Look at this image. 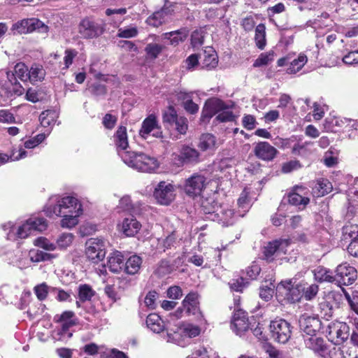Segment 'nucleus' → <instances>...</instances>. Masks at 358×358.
Instances as JSON below:
<instances>
[{"label": "nucleus", "instance_id": "f257e3e1", "mask_svg": "<svg viewBox=\"0 0 358 358\" xmlns=\"http://www.w3.org/2000/svg\"><path fill=\"white\" fill-rule=\"evenodd\" d=\"M129 166L143 172H152L159 167L158 160L143 152H125L122 156Z\"/></svg>", "mask_w": 358, "mask_h": 358}, {"label": "nucleus", "instance_id": "f03ea898", "mask_svg": "<svg viewBox=\"0 0 358 358\" xmlns=\"http://www.w3.org/2000/svg\"><path fill=\"white\" fill-rule=\"evenodd\" d=\"M105 27L104 22H99L91 17H85L78 24V33L85 39L96 38L103 34Z\"/></svg>", "mask_w": 358, "mask_h": 358}, {"label": "nucleus", "instance_id": "7ed1b4c3", "mask_svg": "<svg viewBox=\"0 0 358 358\" xmlns=\"http://www.w3.org/2000/svg\"><path fill=\"white\" fill-rule=\"evenodd\" d=\"M234 105H228L223 100L219 98H211L208 99L202 108L200 117L201 123L208 124L210 119L217 115L218 113L233 108Z\"/></svg>", "mask_w": 358, "mask_h": 358}, {"label": "nucleus", "instance_id": "20e7f679", "mask_svg": "<svg viewBox=\"0 0 358 358\" xmlns=\"http://www.w3.org/2000/svg\"><path fill=\"white\" fill-rule=\"evenodd\" d=\"M85 255L93 264L103 261L106 254L105 241L99 238H90L85 243Z\"/></svg>", "mask_w": 358, "mask_h": 358}, {"label": "nucleus", "instance_id": "39448f33", "mask_svg": "<svg viewBox=\"0 0 358 358\" xmlns=\"http://www.w3.org/2000/svg\"><path fill=\"white\" fill-rule=\"evenodd\" d=\"M269 327L271 337L279 343L285 344L292 337L293 327L285 320L271 321Z\"/></svg>", "mask_w": 358, "mask_h": 358}, {"label": "nucleus", "instance_id": "423d86ee", "mask_svg": "<svg viewBox=\"0 0 358 358\" xmlns=\"http://www.w3.org/2000/svg\"><path fill=\"white\" fill-rule=\"evenodd\" d=\"M255 324V317L252 316L249 318L247 312L238 309L234 313L231 320V329L236 335H243L249 330L250 326L254 327Z\"/></svg>", "mask_w": 358, "mask_h": 358}, {"label": "nucleus", "instance_id": "0eeeda50", "mask_svg": "<svg viewBox=\"0 0 358 358\" xmlns=\"http://www.w3.org/2000/svg\"><path fill=\"white\" fill-rule=\"evenodd\" d=\"M285 295L287 300L292 303L299 302L302 297L308 301L311 300L313 297V285L307 286V283L301 282L289 287Z\"/></svg>", "mask_w": 358, "mask_h": 358}, {"label": "nucleus", "instance_id": "6e6552de", "mask_svg": "<svg viewBox=\"0 0 358 358\" xmlns=\"http://www.w3.org/2000/svg\"><path fill=\"white\" fill-rule=\"evenodd\" d=\"M207 184V178L204 175L200 173H195L185 181V193L193 197L199 196L205 189Z\"/></svg>", "mask_w": 358, "mask_h": 358}, {"label": "nucleus", "instance_id": "1a4fd4ad", "mask_svg": "<svg viewBox=\"0 0 358 358\" xmlns=\"http://www.w3.org/2000/svg\"><path fill=\"white\" fill-rule=\"evenodd\" d=\"M335 273L334 281L339 285H350L357 278V269L347 263L338 265Z\"/></svg>", "mask_w": 358, "mask_h": 358}, {"label": "nucleus", "instance_id": "9d476101", "mask_svg": "<svg viewBox=\"0 0 358 358\" xmlns=\"http://www.w3.org/2000/svg\"><path fill=\"white\" fill-rule=\"evenodd\" d=\"M152 131H153L152 136L155 138H162L164 137L161 126L155 114H150L144 119L139 129V135L143 139H147Z\"/></svg>", "mask_w": 358, "mask_h": 358}, {"label": "nucleus", "instance_id": "9b49d317", "mask_svg": "<svg viewBox=\"0 0 358 358\" xmlns=\"http://www.w3.org/2000/svg\"><path fill=\"white\" fill-rule=\"evenodd\" d=\"M255 156L264 162H272L278 155V150L267 141H259L254 144Z\"/></svg>", "mask_w": 358, "mask_h": 358}, {"label": "nucleus", "instance_id": "f8f14e48", "mask_svg": "<svg viewBox=\"0 0 358 358\" xmlns=\"http://www.w3.org/2000/svg\"><path fill=\"white\" fill-rule=\"evenodd\" d=\"M173 192L174 187L171 184L161 181L155 187L153 196L158 203L168 206L175 198Z\"/></svg>", "mask_w": 358, "mask_h": 358}, {"label": "nucleus", "instance_id": "ddd939ff", "mask_svg": "<svg viewBox=\"0 0 358 358\" xmlns=\"http://www.w3.org/2000/svg\"><path fill=\"white\" fill-rule=\"evenodd\" d=\"M78 200L73 196H66L59 201L58 204L53 207V212L57 216L62 213H75L82 211Z\"/></svg>", "mask_w": 358, "mask_h": 358}, {"label": "nucleus", "instance_id": "4468645a", "mask_svg": "<svg viewBox=\"0 0 358 358\" xmlns=\"http://www.w3.org/2000/svg\"><path fill=\"white\" fill-rule=\"evenodd\" d=\"M199 298V295L196 292H190L185 296L182 301L185 315H192L196 318H199L202 316Z\"/></svg>", "mask_w": 358, "mask_h": 358}, {"label": "nucleus", "instance_id": "2eb2a0df", "mask_svg": "<svg viewBox=\"0 0 358 358\" xmlns=\"http://www.w3.org/2000/svg\"><path fill=\"white\" fill-rule=\"evenodd\" d=\"M174 160L178 166L196 164L200 162V153L195 148L183 145L180 150V154L176 155Z\"/></svg>", "mask_w": 358, "mask_h": 358}, {"label": "nucleus", "instance_id": "dca6fc26", "mask_svg": "<svg viewBox=\"0 0 358 358\" xmlns=\"http://www.w3.org/2000/svg\"><path fill=\"white\" fill-rule=\"evenodd\" d=\"M289 244V241L286 239H275L267 243L266 245L263 248V259L270 263L274 260V255L282 250V245L285 247Z\"/></svg>", "mask_w": 358, "mask_h": 358}, {"label": "nucleus", "instance_id": "f3484780", "mask_svg": "<svg viewBox=\"0 0 358 358\" xmlns=\"http://www.w3.org/2000/svg\"><path fill=\"white\" fill-rule=\"evenodd\" d=\"M173 12V9L164 5L160 10L150 15L146 20V23L151 27H159L168 21V17Z\"/></svg>", "mask_w": 358, "mask_h": 358}, {"label": "nucleus", "instance_id": "a211bd4d", "mask_svg": "<svg viewBox=\"0 0 358 358\" xmlns=\"http://www.w3.org/2000/svg\"><path fill=\"white\" fill-rule=\"evenodd\" d=\"M313 317L308 315L306 313L303 314L299 319V326L303 332V337L306 345L310 347L313 345Z\"/></svg>", "mask_w": 358, "mask_h": 358}, {"label": "nucleus", "instance_id": "6ab92c4d", "mask_svg": "<svg viewBox=\"0 0 358 358\" xmlns=\"http://www.w3.org/2000/svg\"><path fill=\"white\" fill-rule=\"evenodd\" d=\"M348 327L346 324L341 323H327L324 327H320L318 331L322 334H326L327 336H331L336 334L337 338L344 341L348 338V335L347 330Z\"/></svg>", "mask_w": 358, "mask_h": 358}, {"label": "nucleus", "instance_id": "aec40b11", "mask_svg": "<svg viewBox=\"0 0 358 358\" xmlns=\"http://www.w3.org/2000/svg\"><path fill=\"white\" fill-rule=\"evenodd\" d=\"M29 69L22 62L17 63L14 66L13 71H8L6 72V77L10 83H15L17 78H19L22 82L29 80Z\"/></svg>", "mask_w": 358, "mask_h": 358}, {"label": "nucleus", "instance_id": "412c9836", "mask_svg": "<svg viewBox=\"0 0 358 358\" xmlns=\"http://www.w3.org/2000/svg\"><path fill=\"white\" fill-rule=\"evenodd\" d=\"M320 313L317 314L315 317V328L318 327H324L327 323H329V318L332 316V308L329 303L327 301H322L319 304Z\"/></svg>", "mask_w": 358, "mask_h": 358}, {"label": "nucleus", "instance_id": "4be33fe9", "mask_svg": "<svg viewBox=\"0 0 358 358\" xmlns=\"http://www.w3.org/2000/svg\"><path fill=\"white\" fill-rule=\"evenodd\" d=\"M125 259L122 253L115 250L111 252L107 261V266L109 271L114 273H120L124 270Z\"/></svg>", "mask_w": 358, "mask_h": 358}, {"label": "nucleus", "instance_id": "5701e85b", "mask_svg": "<svg viewBox=\"0 0 358 358\" xmlns=\"http://www.w3.org/2000/svg\"><path fill=\"white\" fill-rule=\"evenodd\" d=\"M120 227V231L126 236L131 237L138 234L141 228V224L134 216L130 215L128 217L124 218Z\"/></svg>", "mask_w": 358, "mask_h": 358}, {"label": "nucleus", "instance_id": "b1692460", "mask_svg": "<svg viewBox=\"0 0 358 358\" xmlns=\"http://www.w3.org/2000/svg\"><path fill=\"white\" fill-rule=\"evenodd\" d=\"M218 64V56L217 52L212 48H207L204 50L201 60V68L210 71L217 67Z\"/></svg>", "mask_w": 358, "mask_h": 358}, {"label": "nucleus", "instance_id": "393cba45", "mask_svg": "<svg viewBox=\"0 0 358 358\" xmlns=\"http://www.w3.org/2000/svg\"><path fill=\"white\" fill-rule=\"evenodd\" d=\"M114 143L117 152L120 150L124 151L129 147L128 136L127 132V127L124 126H120L113 136Z\"/></svg>", "mask_w": 358, "mask_h": 358}, {"label": "nucleus", "instance_id": "a878e982", "mask_svg": "<svg viewBox=\"0 0 358 358\" xmlns=\"http://www.w3.org/2000/svg\"><path fill=\"white\" fill-rule=\"evenodd\" d=\"M162 36L164 39L169 41L171 45L176 47L187 39L188 31L186 28H182L176 31L164 33Z\"/></svg>", "mask_w": 358, "mask_h": 358}, {"label": "nucleus", "instance_id": "bb28decb", "mask_svg": "<svg viewBox=\"0 0 358 358\" xmlns=\"http://www.w3.org/2000/svg\"><path fill=\"white\" fill-rule=\"evenodd\" d=\"M143 260L141 257L136 255H134L129 257L124 262V266L123 271L128 275H135L138 273Z\"/></svg>", "mask_w": 358, "mask_h": 358}, {"label": "nucleus", "instance_id": "cd10ccee", "mask_svg": "<svg viewBox=\"0 0 358 358\" xmlns=\"http://www.w3.org/2000/svg\"><path fill=\"white\" fill-rule=\"evenodd\" d=\"M146 325L151 331L157 334L165 329L164 320L156 313H150L147 316Z\"/></svg>", "mask_w": 358, "mask_h": 358}, {"label": "nucleus", "instance_id": "c85d7f7f", "mask_svg": "<svg viewBox=\"0 0 358 358\" xmlns=\"http://www.w3.org/2000/svg\"><path fill=\"white\" fill-rule=\"evenodd\" d=\"M178 115L173 106H168L162 113V122L164 127L169 130L173 128V122L176 121Z\"/></svg>", "mask_w": 358, "mask_h": 358}, {"label": "nucleus", "instance_id": "c756f323", "mask_svg": "<svg viewBox=\"0 0 358 358\" xmlns=\"http://www.w3.org/2000/svg\"><path fill=\"white\" fill-rule=\"evenodd\" d=\"M45 76V71L43 66L38 64H33L29 71V80L34 84L36 82L42 81Z\"/></svg>", "mask_w": 358, "mask_h": 358}, {"label": "nucleus", "instance_id": "7c9ffc66", "mask_svg": "<svg viewBox=\"0 0 358 358\" xmlns=\"http://www.w3.org/2000/svg\"><path fill=\"white\" fill-rule=\"evenodd\" d=\"M334 275L332 271L323 266H319L315 269V280L319 282L334 281Z\"/></svg>", "mask_w": 358, "mask_h": 358}, {"label": "nucleus", "instance_id": "2f4dec72", "mask_svg": "<svg viewBox=\"0 0 358 358\" xmlns=\"http://www.w3.org/2000/svg\"><path fill=\"white\" fill-rule=\"evenodd\" d=\"M164 49L165 46L163 45L150 43L146 45L144 50L148 59L155 60Z\"/></svg>", "mask_w": 358, "mask_h": 358}, {"label": "nucleus", "instance_id": "473e14b6", "mask_svg": "<svg viewBox=\"0 0 358 358\" xmlns=\"http://www.w3.org/2000/svg\"><path fill=\"white\" fill-rule=\"evenodd\" d=\"M96 292L92 286L88 284H81L78 288V297L80 301L84 303L91 301Z\"/></svg>", "mask_w": 358, "mask_h": 358}, {"label": "nucleus", "instance_id": "72a5a7b5", "mask_svg": "<svg viewBox=\"0 0 358 358\" xmlns=\"http://www.w3.org/2000/svg\"><path fill=\"white\" fill-rule=\"evenodd\" d=\"M315 195L320 197L330 193L333 189V186L328 179L320 178L317 180L316 185L315 187Z\"/></svg>", "mask_w": 358, "mask_h": 358}, {"label": "nucleus", "instance_id": "f704fd0d", "mask_svg": "<svg viewBox=\"0 0 358 358\" xmlns=\"http://www.w3.org/2000/svg\"><path fill=\"white\" fill-rule=\"evenodd\" d=\"M27 224L31 231H43L48 227L47 220L44 217H30L27 220Z\"/></svg>", "mask_w": 358, "mask_h": 358}, {"label": "nucleus", "instance_id": "c9c22d12", "mask_svg": "<svg viewBox=\"0 0 358 358\" xmlns=\"http://www.w3.org/2000/svg\"><path fill=\"white\" fill-rule=\"evenodd\" d=\"M255 41L256 46L260 49H264L266 45V27L264 24H259L255 29Z\"/></svg>", "mask_w": 358, "mask_h": 358}, {"label": "nucleus", "instance_id": "e433bc0d", "mask_svg": "<svg viewBox=\"0 0 358 358\" xmlns=\"http://www.w3.org/2000/svg\"><path fill=\"white\" fill-rule=\"evenodd\" d=\"M306 62L307 57L306 55H300L297 58L294 59H292L291 57L289 66L287 68V72L291 74L296 73L302 69Z\"/></svg>", "mask_w": 358, "mask_h": 358}, {"label": "nucleus", "instance_id": "4c0bfd02", "mask_svg": "<svg viewBox=\"0 0 358 358\" xmlns=\"http://www.w3.org/2000/svg\"><path fill=\"white\" fill-rule=\"evenodd\" d=\"M343 239L353 241L358 238V224H348L342 228Z\"/></svg>", "mask_w": 358, "mask_h": 358}, {"label": "nucleus", "instance_id": "58836bf2", "mask_svg": "<svg viewBox=\"0 0 358 358\" xmlns=\"http://www.w3.org/2000/svg\"><path fill=\"white\" fill-rule=\"evenodd\" d=\"M215 137L211 134H203L201 136L199 143L198 145L199 148L202 151L213 148L215 145Z\"/></svg>", "mask_w": 358, "mask_h": 358}, {"label": "nucleus", "instance_id": "ea45409f", "mask_svg": "<svg viewBox=\"0 0 358 358\" xmlns=\"http://www.w3.org/2000/svg\"><path fill=\"white\" fill-rule=\"evenodd\" d=\"M321 162L327 167H334L338 164V151L333 148L330 149L324 153Z\"/></svg>", "mask_w": 358, "mask_h": 358}, {"label": "nucleus", "instance_id": "a19ab883", "mask_svg": "<svg viewBox=\"0 0 358 358\" xmlns=\"http://www.w3.org/2000/svg\"><path fill=\"white\" fill-rule=\"evenodd\" d=\"M30 33L37 31L41 34L48 32L49 28L43 22L38 18H28Z\"/></svg>", "mask_w": 358, "mask_h": 358}, {"label": "nucleus", "instance_id": "79ce46f5", "mask_svg": "<svg viewBox=\"0 0 358 358\" xmlns=\"http://www.w3.org/2000/svg\"><path fill=\"white\" fill-rule=\"evenodd\" d=\"M80 214L81 212L75 213H62V216L63 218L61 220V226L66 228H71L76 226L78 222V217Z\"/></svg>", "mask_w": 358, "mask_h": 358}, {"label": "nucleus", "instance_id": "37998d69", "mask_svg": "<svg viewBox=\"0 0 358 358\" xmlns=\"http://www.w3.org/2000/svg\"><path fill=\"white\" fill-rule=\"evenodd\" d=\"M253 335L258 338L259 341H267V336L264 331V327L262 323H261L255 317V324L254 327L250 326V329Z\"/></svg>", "mask_w": 358, "mask_h": 358}, {"label": "nucleus", "instance_id": "c03bdc74", "mask_svg": "<svg viewBox=\"0 0 358 358\" xmlns=\"http://www.w3.org/2000/svg\"><path fill=\"white\" fill-rule=\"evenodd\" d=\"M235 119L236 115L234 114V113L229 109H227L218 113V114L213 120V122L217 124L233 122L235 120Z\"/></svg>", "mask_w": 358, "mask_h": 358}, {"label": "nucleus", "instance_id": "a18cd8bd", "mask_svg": "<svg viewBox=\"0 0 358 358\" xmlns=\"http://www.w3.org/2000/svg\"><path fill=\"white\" fill-rule=\"evenodd\" d=\"M217 207V202L212 198H205L201 200V208L204 214L214 213Z\"/></svg>", "mask_w": 358, "mask_h": 358}, {"label": "nucleus", "instance_id": "49530a36", "mask_svg": "<svg viewBox=\"0 0 358 358\" xmlns=\"http://www.w3.org/2000/svg\"><path fill=\"white\" fill-rule=\"evenodd\" d=\"M288 201L290 204L294 206L302 205L305 206L309 202V199L302 196L300 194L294 190L288 194Z\"/></svg>", "mask_w": 358, "mask_h": 358}, {"label": "nucleus", "instance_id": "de8ad7c7", "mask_svg": "<svg viewBox=\"0 0 358 358\" xmlns=\"http://www.w3.org/2000/svg\"><path fill=\"white\" fill-rule=\"evenodd\" d=\"M273 51L261 53L258 58L254 62L252 65L253 67L257 68L267 65L269 62L273 61Z\"/></svg>", "mask_w": 358, "mask_h": 358}, {"label": "nucleus", "instance_id": "09e8293b", "mask_svg": "<svg viewBox=\"0 0 358 358\" xmlns=\"http://www.w3.org/2000/svg\"><path fill=\"white\" fill-rule=\"evenodd\" d=\"M178 134H185L188 129V121L184 116H178L176 121L173 122V128Z\"/></svg>", "mask_w": 358, "mask_h": 358}, {"label": "nucleus", "instance_id": "8fccbe9b", "mask_svg": "<svg viewBox=\"0 0 358 358\" xmlns=\"http://www.w3.org/2000/svg\"><path fill=\"white\" fill-rule=\"evenodd\" d=\"M34 292L40 301L45 300L49 293V286L46 282H42L34 287Z\"/></svg>", "mask_w": 358, "mask_h": 358}, {"label": "nucleus", "instance_id": "3c124183", "mask_svg": "<svg viewBox=\"0 0 358 358\" xmlns=\"http://www.w3.org/2000/svg\"><path fill=\"white\" fill-rule=\"evenodd\" d=\"M12 30L19 34L30 33L29 19H24L13 24Z\"/></svg>", "mask_w": 358, "mask_h": 358}, {"label": "nucleus", "instance_id": "603ef678", "mask_svg": "<svg viewBox=\"0 0 358 358\" xmlns=\"http://www.w3.org/2000/svg\"><path fill=\"white\" fill-rule=\"evenodd\" d=\"M46 136L45 134H38L34 137L29 138L24 141V146L27 149H32L38 146L45 139Z\"/></svg>", "mask_w": 358, "mask_h": 358}, {"label": "nucleus", "instance_id": "864d4df0", "mask_svg": "<svg viewBox=\"0 0 358 358\" xmlns=\"http://www.w3.org/2000/svg\"><path fill=\"white\" fill-rule=\"evenodd\" d=\"M248 284L249 282L245 281V278L239 277L236 279H233L231 282H229V286L232 290L242 292Z\"/></svg>", "mask_w": 358, "mask_h": 358}, {"label": "nucleus", "instance_id": "5fc2aeb1", "mask_svg": "<svg viewBox=\"0 0 358 358\" xmlns=\"http://www.w3.org/2000/svg\"><path fill=\"white\" fill-rule=\"evenodd\" d=\"M74 236L70 233H64L57 238V243L59 248L65 249L73 242Z\"/></svg>", "mask_w": 358, "mask_h": 358}, {"label": "nucleus", "instance_id": "6e6d98bb", "mask_svg": "<svg viewBox=\"0 0 358 358\" xmlns=\"http://www.w3.org/2000/svg\"><path fill=\"white\" fill-rule=\"evenodd\" d=\"M186 64V69L188 71L194 70L198 66H201L199 57L197 54H192L184 61Z\"/></svg>", "mask_w": 358, "mask_h": 358}, {"label": "nucleus", "instance_id": "4d7b16f0", "mask_svg": "<svg viewBox=\"0 0 358 358\" xmlns=\"http://www.w3.org/2000/svg\"><path fill=\"white\" fill-rule=\"evenodd\" d=\"M78 52L75 49L68 48L64 52V68L67 69L73 64L74 58L77 57Z\"/></svg>", "mask_w": 358, "mask_h": 358}, {"label": "nucleus", "instance_id": "13d9d810", "mask_svg": "<svg viewBox=\"0 0 358 358\" xmlns=\"http://www.w3.org/2000/svg\"><path fill=\"white\" fill-rule=\"evenodd\" d=\"M34 245L49 251H52L56 248L55 245L50 243V241L45 237H39L36 238L34 241Z\"/></svg>", "mask_w": 358, "mask_h": 358}, {"label": "nucleus", "instance_id": "bf43d9fd", "mask_svg": "<svg viewBox=\"0 0 358 358\" xmlns=\"http://www.w3.org/2000/svg\"><path fill=\"white\" fill-rule=\"evenodd\" d=\"M260 272L261 267L255 262H253L250 266L246 268V275L250 280H256Z\"/></svg>", "mask_w": 358, "mask_h": 358}, {"label": "nucleus", "instance_id": "052dcab7", "mask_svg": "<svg viewBox=\"0 0 358 358\" xmlns=\"http://www.w3.org/2000/svg\"><path fill=\"white\" fill-rule=\"evenodd\" d=\"M301 167L299 161L298 160H290L285 163H283L281 168V172L283 173H289L294 170L298 169Z\"/></svg>", "mask_w": 358, "mask_h": 358}, {"label": "nucleus", "instance_id": "680f3d73", "mask_svg": "<svg viewBox=\"0 0 358 358\" xmlns=\"http://www.w3.org/2000/svg\"><path fill=\"white\" fill-rule=\"evenodd\" d=\"M237 204L239 208H243L244 210L249 208L250 206V197L249 192L244 189L241 194H240L239 198L237 201Z\"/></svg>", "mask_w": 358, "mask_h": 358}, {"label": "nucleus", "instance_id": "e2e57ef3", "mask_svg": "<svg viewBox=\"0 0 358 358\" xmlns=\"http://www.w3.org/2000/svg\"><path fill=\"white\" fill-rule=\"evenodd\" d=\"M257 124L256 119L252 115H244L242 118V124L247 130H252Z\"/></svg>", "mask_w": 358, "mask_h": 358}, {"label": "nucleus", "instance_id": "0e129e2a", "mask_svg": "<svg viewBox=\"0 0 358 358\" xmlns=\"http://www.w3.org/2000/svg\"><path fill=\"white\" fill-rule=\"evenodd\" d=\"M315 352H317L320 357H324L327 353V345L321 338H317L315 340Z\"/></svg>", "mask_w": 358, "mask_h": 358}, {"label": "nucleus", "instance_id": "69168bd1", "mask_svg": "<svg viewBox=\"0 0 358 358\" xmlns=\"http://www.w3.org/2000/svg\"><path fill=\"white\" fill-rule=\"evenodd\" d=\"M117 121V117L110 113H106L103 117L102 124L106 129H112L115 127Z\"/></svg>", "mask_w": 358, "mask_h": 358}, {"label": "nucleus", "instance_id": "338daca9", "mask_svg": "<svg viewBox=\"0 0 358 358\" xmlns=\"http://www.w3.org/2000/svg\"><path fill=\"white\" fill-rule=\"evenodd\" d=\"M315 238L317 239L322 248L327 247L329 239V234L326 229H322L315 235Z\"/></svg>", "mask_w": 358, "mask_h": 358}, {"label": "nucleus", "instance_id": "774afa93", "mask_svg": "<svg viewBox=\"0 0 358 358\" xmlns=\"http://www.w3.org/2000/svg\"><path fill=\"white\" fill-rule=\"evenodd\" d=\"M104 293L113 303L116 302L120 297L114 285H107L104 288Z\"/></svg>", "mask_w": 358, "mask_h": 358}]
</instances>
